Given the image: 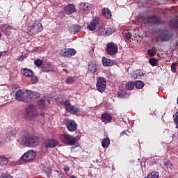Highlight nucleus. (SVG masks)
Returning a JSON list of instances; mask_svg holds the SVG:
<instances>
[{"instance_id": "nucleus-46", "label": "nucleus", "mask_w": 178, "mask_h": 178, "mask_svg": "<svg viewBox=\"0 0 178 178\" xmlns=\"http://www.w3.org/2000/svg\"><path fill=\"white\" fill-rule=\"evenodd\" d=\"M25 58V56L22 55L18 58H17V60H18V61L22 62L23 60H24Z\"/></svg>"}, {"instance_id": "nucleus-52", "label": "nucleus", "mask_w": 178, "mask_h": 178, "mask_svg": "<svg viewBox=\"0 0 178 178\" xmlns=\"http://www.w3.org/2000/svg\"><path fill=\"white\" fill-rule=\"evenodd\" d=\"M70 178H76L74 176H71Z\"/></svg>"}, {"instance_id": "nucleus-6", "label": "nucleus", "mask_w": 178, "mask_h": 178, "mask_svg": "<svg viewBox=\"0 0 178 178\" xmlns=\"http://www.w3.org/2000/svg\"><path fill=\"white\" fill-rule=\"evenodd\" d=\"M35 158L36 154L35 151L31 149L21 156L20 161H22L24 163H29L33 161Z\"/></svg>"}, {"instance_id": "nucleus-14", "label": "nucleus", "mask_w": 178, "mask_h": 178, "mask_svg": "<svg viewBox=\"0 0 178 178\" xmlns=\"http://www.w3.org/2000/svg\"><path fill=\"white\" fill-rule=\"evenodd\" d=\"M99 19L98 17L94 18L90 24H89L87 26V29L90 31H94L96 29H98Z\"/></svg>"}, {"instance_id": "nucleus-7", "label": "nucleus", "mask_w": 178, "mask_h": 178, "mask_svg": "<svg viewBox=\"0 0 178 178\" xmlns=\"http://www.w3.org/2000/svg\"><path fill=\"white\" fill-rule=\"evenodd\" d=\"M106 52L111 56H115L118 51V44L114 42H109L106 44Z\"/></svg>"}, {"instance_id": "nucleus-25", "label": "nucleus", "mask_w": 178, "mask_h": 178, "mask_svg": "<svg viewBox=\"0 0 178 178\" xmlns=\"http://www.w3.org/2000/svg\"><path fill=\"white\" fill-rule=\"evenodd\" d=\"M101 118H102V122H111L112 120V116L109 113L102 114Z\"/></svg>"}, {"instance_id": "nucleus-31", "label": "nucleus", "mask_w": 178, "mask_h": 178, "mask_svg": "<svg viewBox=\"0 0 178 178\" xmlns=\"http://www.w3.org/2000/svg\"><path fill=\"white\" fill-rule=\"evenodd\" d=\"M134 87H136L134 81L128 82L126 84V89L127 90H134Z\"/></svg>"}, {"instance_id": "nucleus-17", "label": "nucleus", "mask_w": 178, "mask_h": 178, "mask_svg": "<svg viewBox=\"0 0 178 178\" xmlns=\"http://www.w3.org/2000/svg\"><path fill=\"white\" fill-rule=\"evenodd\" d=\"M66 127L68 131L73 132L77 130V124L74 120H70L66 123Z\"/></svg>"}, {"instance_id": "nucleus-15", "label": "nucleus", "mask_w": 178, "mask_h": 178, "mask_svg": "<svg viewBox=\"0 0 178 178\" xmlns=\"http://www.w3.org/2000/svg\"><path fill=\"white\" fill-rule=\"evenodd\" d=\"M56 67L51 63H47L41 67V71L43 72H56Z\"/></svg>"}, {"instance_id": "nucleus-28", "label": "nucleus", "mask_w": 178, "mask_h": 178, "mask_svg": "<svg viewBox=\"0 0 178 178\" xmlns=\"http://www.w3.org/2000/svg\"><path fill=\"white\" fill-rule=\"evenodd\" d=\"M135 87L138 90H141L143 88L145 84L142 81H134Z\"/></svg>"}, {"instance_id": "nucleus-32", "label": "nucleus", "mask_w": 178, "mask_h": 178, "mask_svg": "<svg viewBox=\"0 0 178 178\" xmlns=\"http://www.w3.org/2000/svg\"><path fill=\"white\" fill-rule=\"evenodd\" d=\"M149 63L152 65L153 67L156 66L159 63V60L154 58H150L149 60Z\"/></svg>"}, {"instance_id": "nucleus-50", "label": "nucleus", "mask_w": 178, "mask_h": 178, "mask_svg": "<svg viewBox=\"0 0 178 178\" xmlns=\"http://www.w3.org/2000/svg\"><path fill=\"white\" fill-rule=\"evenodd\" d=\"M125 134H126L125 131H123L121 132L120 136H124Z\"/></svg>"}, {"instance_id": "nucleus-2", "label": "nucleus", "mask_w": 178, "mask_h": 178, "mask_svg": "<svg viewBox=\"0 0 178 178\" xmlns=\"http://www.w3.org/2000/svg\"><path fill=\"white\" fill-rule=\"evenodd\" d=\"M15 97L16 101L28 103L31 101L38 99L40 97V94L31 90L23 91L22 90H18L15 92Z\"/></svg>"}, {"instance_id": "nucleus-55", "label": "nucleus", "mask_w": 178, "mask_h": 178, "mask_svg": "<svg viewBox=\"0 0 178 178\" xmlns=\"http://www.w3.org/2000/svg\"><path fill=\"white\" fill-rule=\"evenodd\" d=\"M164 38H165V39H166V38H167V37H164Z\"/></svg>"}, {"instance_id": "nucleus-26", "label": "nucleus", "mask_w": 178, "mask_h": 178, "mask_svg": "<svg viewBox=\"0 0 178 178\" xmlns=\"http://www.w3.org/2000/svg\"><path fill=\"white\" fill-rule=\"evenodd\" d=\"M111 144V139L109 138H104L102 141V146L104 148H108Z\"/></svg>"}, {"instance_id": "nucleus-5", "label": "nucleus", "mask_w": 178, "mask_h": 178, "mask_svg": "<svg viewBox=\"0 0 178 178\" xmlns=\"http://www.w3.org/2000/svg\"><path fill=\"white\" fill-rule=\"evenodd\" d=\"M25 112L26 113L27 117L29 119H35L38 116V109L35 106L32 104L28 106V107L25 109Z\"/></svg>"}, {"instance_id": "nucleus-33", "label": "nucleus", "mask_w": 178, "mask_h": 178, "mask_svg": "<svg viewBox=\"0 0 178 178\" xmlns=\"http://www.w3.org/2000/svg\"><path fill=\"white\" fill-rule=\"evenodd\" d=\"M88 4L87 3L83 2L80 3L81 10L86 11L88 10Z\"/></svg>"}, {"instance_id": "nucleus-22", "label": "nucleus", "mask_w": 178, "mask_h": 178, "mask_svg": "<svg viewBox=\"0 0 178 178\" xmlns=\"http://www.w3.org/2000/svg\"><path fill=\"white\" fill-rule=\"evenodd\" d=\"M102 65L105 67H111L113 66L114 63L111 59L107 58L106 57L102 58Z\"/></svg>"}, {"instance_id": "nucleus-35", "label": "nucleus", "mask_w": 178, "mask_h": 178, "mask_svg": "<svg viewBox=\"0 0 178 178\" xmlns=\"http://www.w3.org/2000/svg\"><path fill=\"white\" fill-rule=\"evenodd\" d=\"M38 106L42 108H44L45 107V99H40L39 101H38Z\"/></svg>"}, {"instance_id": "nucleus-54", "label": "nucleus", "mask_w": 178, "mask_h": 178, "mask_svg": "<svg viewBox=\"0 0 178 178\" xmlns=\"http://www.w3.org/2000/svg\"><path fill=\"white\" fill-rule=\"evenodd\" d=\"M63 71H66V70H65V69H63Z\"/></svg>"}, {"instance_id": "nucleus-56", "label": "nucleus", "mask_w": 178, "mask_h": 178, "mask_svg": "<svg viewBox=\"0 0 178 178\" xmlns=\"http://www.w3.org/2000/svg\"><path fill=\"white\" fill-rule=\"evenodd\" d=\"M1 34L0 33V38H1Z\"/></svg>"}, {"instance_id": "nucleus-47", "label": "nucleus", "mask_w": 178, "mask_h": 178, "mask_svg": "<svg viewBox=\"0 0 178 178\" xmlns=\"http://www.w3.org/2000/svg\"><path fill=\"white\" fill-rule=\"evenodd\" d=\"M126 39L127 40H131V34L130 33H126Z\"/></svg>"}, {"instance_id": "nucleus-18", "label": "nucleus", "mask_w": 178, "mask_h": 178, "mask_svg": "<svg viewBox=\"0 0 178 178\" xmlns=\"http://www.w3.org/2000/svg\"><path fill=\"white\" fill-rule=\"evenodd\" d=\"M131 76L134 79H142L144 76V73L141 70H136L131 73Z\"/></svg>"}, {"instance_id": "nucleus-3", "label": "nucleus", "mask_w": 178, "mask_h": 178, "mask_svg": "<svg viewBox=\"0 0 178 178\" xmlns=\"http://www.w3.org/2000/svg\"><path fill=\"white\" fill-rule=\"evenodd\" d=\"M43 31L42 24L40 22H35L33 25L27 27L26 33L31 36H34L38 35V33Z\"/></svg>"}, {"instance_id": "nucleus-1", "label": "nucleus", "mask_w": 178, "mask_h": 178, "mask_svg": "<svg viewBox=\"0 0 178 178\" xmlns=\"http://www.w3.org/2000/svg\"><path fill=\"white\" fill-rule=\"evenodd\" d=\"M17 141L22 146L33 148L39 145L40 138L36 136H30L28 131L23 130L19 132Z\"/></svg>"}, {"instance_id": "nucleus-21", "label": "nucleus", "mask_w": 178, "mask_h": 178, "mask_svg": "<svg viewBox=\"0 0 178 178\" xmlns=\"http://www.w3.org/2000/svg\"><path fill=\"white\" fill-rule=\"evenodd\" d=\"M66 15H72L75 11V6L73 4H68L65 10Z\"/></svg>"}, {"instance_id": "nucleus-9", "label": "nucleus", "mask_w": 178, "mask_h": 178, "mask_svg": "<svg viewBox=\"0 0 178 178\" xmlns=\"http://www.w3.org/2000/svg\"><path fill=\"white\" fill-rule=\"evenodd\" d=\"M97 90L100 92H104L106 90V80L102 76H99L97 79Z\"/></svg>"}, {"instance_id": "nucleus-24", "label": "nucleus", "mask_w": 178, "mask_h": 178, "mask_svg": "<svg viewBox=\"0 0 178 178\" xmlns=\"http://www.w3.org/2000/svg\"><path fill=\"white\" fill-rule=\"evenodd\" d=\"M102 15L106 19H111L112 17L111 11L108 8H103L102 10Z\"/></svg>"}, {"instance_id": "nucleus-42", "label": "nucleus", "mask_w": 178, "mask_h": 178, "mask_svg": "<svg viewBox=\"0 0 178 178\" xmlns=\"http://www.w3.org/2000/svg\"><path fill=\"white\" fill-rule=\"evenodd\" d=\"M74 82V79L72 76L67 77L66 79V83L67 84H72Z\"/></svg>"}, {"instance_id": "nucleus-10", "label": "nucleus", "mask_w": 178, "mask_h": 178, "mask_svg": "<svg viewBox=\"0 0 178 178\" xmlns=\"http://www.w3.org/2000/svg\"><path fill=\"white\" fill-rule=\"evenodd\" d=\"M63 106L65 107L66 111L72 113V114L75 115L79 112V108L72 106V104H70V100L63 102Z\"/></svg>"}, {"instance_id": "nucleus-8", "label": "nucleus", "mask_w": 178, "mask_h": 178, "mask_svg": "<svg viewBox=\"0 0 178 178\" xmlns=\"http://www.w3.org/2000/svg\"><path fill=\"white\" fill-rule=\"evenodd\" d=\"M76 54L74 48H64L59 51V55L64 58H72Z\"/></svg>"}, {"instance_id": "nucleus-16", "label": "nucleus", "mask_w": 178, "mask_h": 178, "mask_svg": "<svg viewBox=\"0 0 178 178\" xmlns=\"http://www.w3.org/2000/svg\"><path fill=\"white\" fill-rule=\"evenodd\" d=\"M99 66L95 60L90 61L88 65V70L91 73H95L98 70Z\"/></svg>"}, {"instance_id": "nucleus-34", "label": "nucleus", "mask_w": 178, "mask_h": 178, "mask_svg": "<svg viewBox=\"0 0 178 178\" xmlns=\"http://www.w3.org/2000/svg\"><path fill=\"white\" fill-rule=\"evenodd\" d=\"M170 26L172 29H178V19L170 22Z\"/></svg>"}, {"instance_id": "nucleus-57", "label": "nucleus", "mask_w": 178, "mask_h": 178, "mask_svg": "<svg viewBox=\"0 0 178 178\" xmlns=\"http://www.w3.org/2000/svg\"><path fill=\"white\" fill-rule=\"evenodd\" d=\"M177 45H178V42H177Z\"/></svg>"}, {"instance_id": "nucleus-51", "label": "nucleus", "mask_w": 178, "mask_h": 178, "mask_svg": "<svg viewBox=\"0 0 178 178\" xmlns=\"http://www.w3.org/2000/svg\"><path fill=\"white\" fill-rule=\"evenodd\" d=\"M3 55V52H2V51H0V59H1V56Z\"/></svg>"}, {"instance_id": "nucleus-37", "label": "nucleus", "mask_w": 178, "mask_h": 178, "mask_svg": "<svg viewBox=\"0 0 178 178\" xmlns=\"http://www.w3.org/2000/svg\"><path fill=\"white\" fill-rule=\"evenodd\" d=\"M12 29H13V26H8L6 24L1 26V30L3 33H6L7 30H12Z\"/></svg>"}, {"instance_id": "nucleus-53", "label": "nucleus", "mask_w": 178, "mask_h": 178, "mask_svg": "<svg viewBox=\"0 0 178 178\" xmlns=\"http://www.w3.org/2000/svg\"><path fill=\"white\" fill-rule=\"evenodd\" d=\"M177 106H178V97H177Z\"/></svg>"}, {"instance_id": "nucleus-4", "label": "nucleus", "mask_w": 178, "mask_h": 178, "mask_svg": "<svg viewBox=\"0 0 178 178\" xmlns=\"http://www.w3.org/2000/svg\"><path fill=\"white\" fill-rule=\"evenodd\" d=\"M76 137H74L69 134L59 135V140L62 143L67 145V146H72L76 142Z\"/></svg>"}, {"instance_id": "nucleus-30", "label": "nucleus", "mask_w": 178, "mask_h": 178, "mask_svg": "<svg viewBox=\"0 0 178 178\" xmlns=\"http://www.w3.org/2000/svg\"><path fill=\"white\" fill-rule=\"evenodd\" d=\"M159 172L156 171H152V173L149 174L145 178H159Z\"/></svg>"}, {"instance_id": "nucleus-40", "label": "nucleus", "mask_w": 178, "mask_h": 178, "mask_svg": "<svg viewBox=\"0 0 178 178\" xmlns=\"http://www.w3.org/2000/svg\"><path fill=\"white\" fill-rule=\"evenodd\" d=\"M164 165L165 166V168H166L167 169H172V168H173V165H172V163L171 162H170V161H166V162H165Z\"/></svg>"}, {"instance_id": "nucleus-49", "label": "nucleus", "mask_w": 178, "mask_h": 178, "mask_svg": "<svg viewBox=\"0 0 178 178\" xmlns=\"http://www.w3.org/2000/svg\"><path fill=\"white\" fill-rule=\"evenodd\" d=\"M17 88V86L16 84L12 85V90H16Z\"/></svg>"}, {"instance_id": "nucleus-29", "label": "nucleus", "mask_w": 178, "mask_h": 178, "mask_svg": "<svg viewBox=\"0 0 178 178\" xmlns=\"http://www.w3.org/2000/svg\"><path fill=\"white\" fill-rule=\"evenodd\" d=\"M147 54L150 57H154L156 54V48L153 47L147 51Z\"/></svg>"}, {"instance_id": "nucleus-48", "label": "nucleus", "mask_w": 178, "mask_h": 178, "mask_svg": "<svg viewBox=\"0 0 178 178\" xmlns=\"http://www.w3.org/2000/svg\"><path fill=\"white\" fill-rule=\"evenodd\" d=\"M168 31L167 30H162V33H161V36L162 38H163V34H168Z\"/></svg>"}, {"instance_id": "nucleus-45", "label": "nucleus", "mask_w": 178, "mask_h": 178, "mask_svg": "<svg viewBox=\"0 0 178 178\" xmlns=\"http://www.w3.org/2000/svg\"><path fill=\"white\" fill-rule=\"evenodd\" d=\"M118 94L119 97L121 98H124L125 97V93L123 92L118 91Z\"/></svg>"}, {"instance_id": "nucleus-11", "label": "nucleus", "mask_w": 178, "mask_h": 178, "mask_svg": "<svg viewBox=\"0 0 178 178\" xmlns=\"http://www.w3.org/2000/svg\"><path fill=\"white\" fill-rule=\"evenodd\" d=\"M98 31H99L98 34H99V35L107 37V36L111 35L113 33H115L116 29L112 28V27H109V28H106V29L101 28V29H98Z\"/></svg>"}, {"instance_id": "nucleus-13", "label": "nucleus", "mask_w": 178, "mask_h": 178, "mask_svg": "<svg viewBox=\"0 0 178 178\" xmlns=\"http://www.w3.org/2000/svg\"><path fill=\"white\" fill-rule=\"evenodd\" d=\"M147 22L152 23L153 25H161L163 24V20L161 17L156 15L148 16Z\"/></svg>"}, {"instance_id": "nucleus-12", "label": "nucleus", "mask_w": 178, "mask_h": 178, "mask_svg": "<svg viewBox=\"0 0 178 178\" xmlns=\"http://www.w3.org/2000/svg\"><path fill=\"white\" fill-rule=\"evenodd\" d=\"M59 145L56 139H47L43 143V146L44 148H55Z\"/></svg>"}, {"instance_id": "nucleus-19", "label": "nucleus", "mask_w": 178, "mask_h": 178, "mask_svg": "<svg viewBox=\"0 0 178 178\" xmlns=\"http://www.w3.org/2000/svg\"><path fill=\"white\" fill-rule=\"evenodd\" d=\"M17 133L18 131L16 129H12L11 131H7L6 138L9 139V140H12L16 138Z\"/></svg>"}, {"instance_id": "nucleus-38", "label": "nucleus", "mask_w": 178, "mask_h": 178, "mask_svg": "<svg viewBox=\"0 0 178 178\" xmlns=\"http://www.w3.org/2000/svg\"><path fill=\"white\" fill-rule=\"evenodd\" d=\"M178 67V63H172V65L170 66L171 71H172L174 73H176L177 72V67Z\"/></svg>"}, {"instance_id": "nucleus-20", "label": "nucleus", "mask_w": 178, "mask_h": 178, "mask_svg": "<svg viewBox=\"0 0 178 178\" xmlns=\"http://www.w3.org/2000/svg\"><path fill=\"white\" fill-rule=\"evenodd\" d=\"M68 31H70L71 34L75 35L81 31V26L78 24L72 25L68 29Z\"/></svg>"}, {"instance_id": "nucleus-43", "label": "nucleus", "mask_w": 178, "mask_h": 178, "mask_svg": "<svg viewBox=\"0 0 178 178\" xmlns=\"http://www.w3.org/2000/svg\"><path fill=\"white\" fill-rule=\"evenodd\" d=\"M63 170L65 172V173H68L70 170V168L67 165H64Z\"/></svg>"}, {"instance_id": "nucleus-36", "label": "nucleus", "mask_w": 178, "mask_h": 178, "mask_svg": "<svg viewBox=\"0 0 178 178\" xmlns=\"http://www.w3.org/2000/svg\"><path fill=\"white\" fill-rule=\"evenodd\" d=\"M174 118V124L175 125V128L178 129V111L175 113Z\"/></svg>"}, {"instance_id": "nucleus-44", "label": "nucleus", "mask_w": 178, "mask_h": 178, "mask_svg": "<svg viewBox=\"0 0 178 178\" xmlns=\"http://www.w3.org/2000/svg\"><path fill=\"white\" fill-rule=\"evenodd\" d=\"M0 178H13V177L8 174H3L1 175Z\"/></svg>"}, {"instance_id": "nucleus-41", "label": "nucleus", "mask_w": 178, "mask_h": 178, "mask_svg": "<svg viewBox=\"0 0 178 178\" xmlns=\"http://www.w3.org/2000/svg\"><path fill=\"white\" fill-rule=\"evenodd\" d=\"M31 83L33 84H35L38 83V76H32L31 77Z\"/></svg>"}, {"instance_id": "nucleus-27", "label": "nucleus", "mask_w": 178, "mask_h": 178, "mask_svg": "<svg viewBox=\"0 0 178 178\" xmlns=\"http://www.w3.org/2000/svg\"><path fill=\"white\" fill-rule=\"evenodd\" d=\"M8 163V159L5 156H0V165L6 166Z\"/></svg>"}, {"instance_id": "nucleus-39", "label": "nucleus", "mask_w": 178, "mask_h": 178, "mask_svg": "<svg viewBox=\"0 0 178 178\" xmlns=\"http://www.w3.org/2000/svg\"><path fill=\"white\" fill-rule=\"evenodd\" d=\"M34 63H35L36 67H40L41 66H42L43 62L41 59L38 58L35 60Z\"/></svg>"}, {"instance_id": "nucleus-23", "label": "nucleus", "mask_w": 178, "mask_h": 178, "mask_svg": "<svg viewBox=\"0 0 178 178\" xmlns=\"http://www.w3.org/2000/svg\"><path fill=\"white\" fill-rule=\"evenodd\" d=\"M21 73H22L23 75L26 77H31L34 74L33 71L27 68H23L21 70Z\"/></svg>"}]
</instances>
